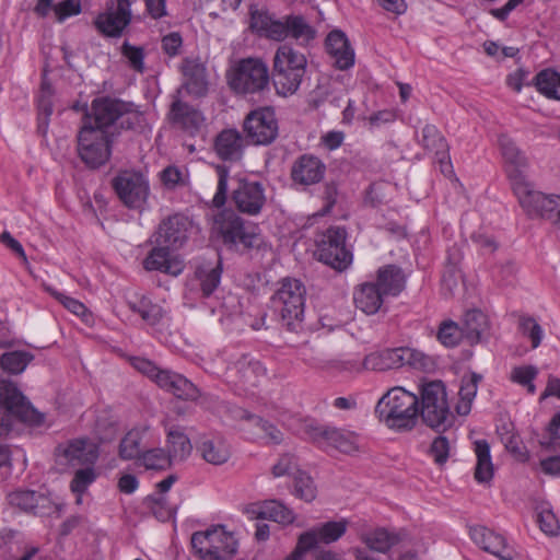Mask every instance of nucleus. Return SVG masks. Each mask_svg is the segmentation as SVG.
<instances>
[{
	"label": "nucleus",
	"mask_w": 560,
	"mask_h": 560,
	"mask_svg": "<svg viewBox=\"0 0 560 560\" xmlns=\"http://www.w3.org/2000/svg\"><path fill=\"white\" fill-rule=\"evenodd\" d=\"M78 152L90 168L105 163V97L93 100L85 108L82 126L78 136Z\"/></svg>",
	"instance_id": "f257e3e1"
},
{
	"label": "nucleus",
	"mask_w": 560,
	"mask_h": 560,
	"mask_svg": "<svg viewBox=\"0 0 560 560\" xmlns=\"http://www.w3.org/2000/svg\"><path fill=\"white\" fill-rule=\"evenodd\" d=\"M418 396L400 386L388 389L378 400L375 412L388 428L411 430L418 420Z\"/></svg>",
	"instance_id": "f03ea898"
},
{
	"label": "nucleus",
	"mask_w": 560,
	"mask_h": 560,
	"mask_svg": "<svg viewBox=\"0 0 560 560\" xmlns=\"http://www.w3.org/2000/svg\"><path fill=\"white\" fill-rule=\"evenodd\" d=\"M430 363V358L421 352L409 348H396L372 352L365 355L361 364L351 360L334 361L331 362V368L351 372H361L363 370L383 372L398 369L405 364H410L418 369H427Z\"/></svg>",
	"instance_id": "7ed1b4c3"
},
{
	"label": "nucleus",
	"mask_w": 560,
	"mask_h": 560,
	"mask_svg": "<svg viewBox=\"0 0 560 560\" xmlns=\"http://www.w3.org/2000/svg\"><path fill=\"white\" fill-rule=\"evenodd\" d=\"M213 231L229 248L262 252L270 249L257 228L245 222L232 210H223L214 217Z\"/></svg>",
	"instance_id": "20e7f679"
},
{
	"label": "nucleus",
	"mask_w": 560,
	"mask_h": 560,
	"mask_svg": "<svg viewBox=\"0 0 560 560\" xmlns=\"http://www.w3.org/2000/svg\"><path fill=\"white\" fill-rule=\"evenodd\" d=\"M307 60L304 54L289 45H281L272 65V83L277 94L288 96L294 94L306 72Z\"/></svg>",
	"instance_id": "39448f33"
},
{
	"label": "nucleus",
	"mask_w": 560,
	"mask_h": 560,
	"mask_svg": "<svg viewBox=\"0 0 560 560\" xmlns=\"http://www.w3.org/2000/svg\"><path fill=\"white\" fill-rule=\"evenodd\" d=\"M0 405L5 411L0 415V435H8L13 430V420L30 424H40L44 417L33 408L31 402L18 388L8 380L0 381Z\"/></svg>",
	"instance_id": "423d86ee"
},
{
	"label": "nucleus",
	"mask_w": 560,
	"mask_h": 560,
	"mask_svg": "<svg viewBox=\"0 0 560 560\" xmlns=\"http://www.w3.org/2000/svg\"><path fill=\"white\" fill-rule=\"evenodd\" d=\"M499 147L506 176L520 206H522L537 190L526 174L528 160L515 141L505 135L499 137Z\"/></svg>",
	"instance_id": "0eeeda50"
},
{
	"label": "nucleus",
	"mask_w": 560,
	"mask_h": 560,
	"mask_svg": "<svg viewBox=\"0 0 560 560\" xmlns=\"http://www.w3.org/2000/svg\"><path fill=\"white\" fill-rule=\"evenodd\" d=\"M228 80L230 88L237 94L260 93L269 86V68L260 58H243L232 67Z\"/></svg>",
	"instance_id": "6e6552de"
},
{
	"label": "nucleus",
	"mask_w": 560,
	"mask_h": 560,
	"mask_svg": "<svg viewBox=\"0 0 560 560\" xmlns=\"http://www.w3.org/2000/svg\"><path fill=\"white\" fill-rule=\"evenodd\" d=\"M421 409L423 422L432 429L445 430L453 423L447 394L441 381H432L421 386Z\"/></svg>",
	"instance_id": "1a4fd4ad"
},
{
	"label": "nucleus",
	"mask_w": 560,
	"mask_h": 560,
	"mask_svg": "<svg viewBox=\"0 0 560 560\" xmlns=\"http://www.w3.org/2000/svg\"><path fill=\"white\" fill-rule=\"evenodd\" d=\"M304 303L305 288L296 279H283L272 296L275 310L280 314L281 320L290 330H294L295 325L302 322Z\"/></svg>",
	"instance_id": "9d476101"
},
{
	"label": "nucleus",
	"mask_w": 560,
	"mask_h": 560,
	"mask_svg": "<svg viewBox=\"0 0 560 560\" xmlns=\"http://www.w3.org/2000/svg\"><path fill=\"white\" fill-rule=\"evenodd\" d=\"M112 187L119 201L132 210H142L150 196L149 179L137 171H121L112 179Z\"/></svg>",
	"instance_id": "9b49d317"
},
{
	"label": "nucleus",
	"mask_w": 560,
	"mask_h": 560,
	"mask_svg": "<svg viewBox=\"0 0 560 560\" xmlns=\"http://www.w3.org/2000/svg\"><path fill=\"white\" fill-rule=\"evenodd\" d=\"M191 546L205 560H226L236 552L234 537L218 528L192 534Z\"/></svg>",
	"instance_id": "f8f14e48"
},
{
	"label": "nucleus",
	"mask_w": 560,
	"mask_h": 560,
	"mask_svg": "<svg viewBox=\"0 0 560 560\" xmlns=\"http://www.w3.org/2000/svg\"><path fill=\"white\" fill-rule=\"evenodd\" d=\"M348 528V521H329L312 529L302 533L299 536L298 545L293 552L284 560H302L303 555L318 547L319 545H329L341 538Z\"/></svg>",
	"instance_id": "ddd939ff"
},
{
	"label": "nucleus",
	"mask_w": 560,
	"mask_h": 560,
	"mask_svg": "<svg viewBox=\"0 0 560 560\" xmlns=\"http://www.w3.org/2000/svg\"><path fill=\"white\" fill-rule=\"evenodd\" d=\"M345 242V229H328L317 241L318 259L335 269H345L351 262V254L347 250Z\"/></svg>",
	"instance_id": "4468645a"
},
{
	"label": "nucleus",
	"mask_w": 560,
	"mask_h": 560,
	"mask_svg": "<svg viewBox=\"0 0 560 560\" xmlns=\"http://www.w3.org/2000/svg\"><path fill=\"white\" fill-rule=\"evenodd\" d=\"M244 131L254 144L271 143L278 136L275 112L270 108L252 112L244 121Z\"/></svg>",
	"instance_id": "2eb2a0df"
},
{
	"label": "nucleus",
	"mask_w": 560,
	"mask_h": 560,
	"mask_svg": "<svg viewBox=\"0 0 560 560\" xmlns=\"http://www.w3.org/2000/svg\"><path fill=\"white\" fill-rule=\"evenodd\" d=\"M57 452L69 466L82 468L94 466L100 455V447L90 439L78 438L59 445Z\"/></svg>",
	"instance_id": "dca6fc26"
},
{
	"label": "nucleus",
	"mask_w": 560,
	"mask_h": 560,
	"mask_svg": "<svg viewBox=\"0 0 560 560\" xmlns=\"http://www.w3.org/2000/svg\"><path fill=\"white\" fill-rule=\"evenodd\" d=\"M138 119L139 115L133 104L107 97V156L109 155V143L119 133V130L132 128Z\"/></svg>",
	"instance_id": "f3484780"
},
{
	"label": "nucleus",
	"mask_w": 560,
	"mask_h": 560,
	"mask_svg": "<svg viewBox=\"0 0 560 560\" xmlns=\"http://www.w3.org/2000/svg\"><path fill=\"white\" fill-rule=\"evenodd\" d=\"M232 199L241 212L257 215L266 203L265 188L259 182L241 179L233 190Z\"/></svg>",
	"instance_id": "a211bd4d"
},
{
	"label": "nucleus",
	"mask_w": 560,
	"mask_h": 560,
	"mask_svg": "<svg viewBox=\"0 0 560 560\" xmlns=\"http://www.w3.org/2000/svg\"><path fill=\"white\" fill-rule=\"evenodd\" d=\"M521 207L528 218L549 220L560 229V195H545L536 190Z\"/></svg>",
	"instance_id": "6ab92c4d"
},
{
	"label": "nucleus",
	"mask_w": 560,
	"mask_h": 560,
	"mask_svg": "<svg viewBox=\"0 0 560 560\" xmlns=\"http://www.w3.org/2000/svg\"><path fill=\"white\" fill-rule=\"evenodd\" d=\"M168 119L172 125L190 136L199 133L206 120L198 109L183 102L178 96H174L168 112Z\"/></svg>",
	"instance_id": "aec40b11"
},
{
	"label": "nucleus",
	"mask_w": 560,
	"mask_h": 560,
	"mask_svg": "<svg viewBox=\"0 0 560 560\" xmlns=\"http://www.w3.org/2000/svg\"><path fill=\"white\" fill-rule=\"evenodd\" d=\"M182 73L184 81L182 88L176 91V95H180L182 91L192 97H202L208 92V79L206 67L198 59L187 58L183 60Z\"/></svg>",
	"instance_id": "412c9836"
},
{
	"label": "nucleus",
	"mask_w": 560,
	"mask_h": 560,
	"mask_svg": "<svg viewBox=\"0 0 560 560\" xmlns=\"http://www.w3.org/2000/svg\"><path fill=\"white\" fill-rule=\"evenodd\" d=\"M191 221L182 214H175L164 220L158 231L156 242L160 245L178 248L187 241Z\"/></svg>",
	"instance_id": "4be33fe9"
},
{
	"label": "nucleus",
	"mask_w": 560,
	"mask_h": 560,
	"mask_svg": "<svg viewBox=\"0 0 560 560\" xmlns=\"http://www.w3.org/2000/svg\"><path fill=\"white\" fill-rule=\"evenodd\" d=\"M325 171V164L317 156L303 154L293 162L291 178L294 184L310 186L319 183Z\"/></svg>",
	"instance_id": "5701e85b"
},
{
	"label": "nucleus",
	"mask_w": 560,
	"mask_h": 560,
	"mask_svg": "<svg viewBox=\"0 0 560 560\" xmlns=\"http://www.w3.org/2000/svg\"><path fill=\"white\" fill-rule=\"evenodd\" d=\"M196 450L205 462L214 466L224 465L232 455L230 444L219 434L200 436L196 443Z\"/></svg>",
	"instance_id": "b1692460"
},
{
	"label": "nucleus",
	"mask_w": 560,
	"mask_h": 560,
	"mask_svg": "<svg viewBox=\"0 0 560 560\" xmlns=\"http://www.w3.org/2000/svg\"><path fill=\"white\" fill-rule=\"evenodd\" d=\"M8 499L11 505L37 515H48L57 510V505L48 497L32 490L14 491L9 494Z\"/></svg>",
	"instance_id": "393cba45"
},
{
	"label": "nucleus",
	"mask_w": 560,
	"mask_h": 560,
	"mask_svg": "<svg viewBox=\"0 0 560 560\" xmlns=\"http://www.w3.org/2000/svg\"><path fill=\"white\" fill-rule=\"evenodd\" d=\"M313 438L322 447H332L345 454H352L358 451L354 434L343 430L318 428L314 431Z\"/></svg>",
	"instance_id": "a878e982"
},
{
	"label": "nucleus",
	"mask_w": 560,
	"mask_h": 560,
	"mask_svg": "<svg viewBox=\"0 0 560 560\" xmlns=\"http://www.w3.org/2000/svg\"><path fill=\"white\" fill-rule=\"evenodd\" d=\"M162 389L172 393L175 397L184 400H196L200 393L195 384L182 374L171 370H164L155 383Z\"/></svg>",
	"instance_id": "bb28decb"
},
{
	"label": "nucleus",
	"mask_w": 560,
	"mask_h": 560,
	"mask_svg": "<svg viewBox=\"0 0 560 560\" xmlns=\"http://www.w3.org/2000/svg\"><path fill=\"white\" fill-rule=\"evenodd\" d=\"M326 48L338 69L347 70L353 66L354 51L343 32L331 31L326 38Z\"/></svg>",
	"instance_id": "cd10ccee"
},
{
	"label": "nucleus",
	"mask_w": 560,
	"mask_h": 560,
	"mask_svg": "<svg viewBox=\"0 0 560 560\" xmlns=\"http://www.w3.org/2000/svg\"><path fill=\"white\" fill-rule=\"evenodd\" d=\"M470 537L485 551L494 555L501 560H514L513 551L506 549L504 538L487 527H471Z\"/></svg>",
	"instance_id": "c85d7f7f"
},
{
	"label": "nucleus",
	"mask_w": 560,
	"mask_h": 560,
	"mask_svg": "<svg viewBox=\"0 0 560 560\" xmlns=\"http://www.w3.org/2000/svg\"><path fill=\"white\" fill-rule=\"evenodd\" d=\"M247 512L253 517L270 520L282 525L292 524L295 521L294 512L278 500H266L253 504L248 508Z\"/></svg>",
	"instance_id": "c756f323"
},
{
	"label": "nucleus",
	"mask_w": 560,
	"mask_h": 560,
	"mask_svg": "<svg viewBox=\"0 0 560 560\" xmlns=\"http://www.w3.org/2000/svg\"><path fill=\"white\" fill-rule=\"evenodd\" d=\"M143 266L147 270H159L172 276H177L183 270L182 261L172 257L170 247L160 244L149 253Z\"/></svg>",
	"instance_id": "7c9ffc66"
},
{
	"label": "nucleus",
	"mask_w": 560,
	"mask_h": 560,
	"mask_svg": "<svg viewBox=\"0 0 560 560\" xmlns=\"http://www.w3.org/2000/svg\"><path fill=\"white\" fill-rule=\"evenodd\" d=\"M214 150L224 161H237L243 154V138L237 130L224 129L214 140Z\"/></svg>",
	"instance_id": "2f4dec72"
},
{
	"label": "nucleus",
	"mask_w": 560,
	"mask_h": 560,
	"mask_svg": "<svg viewBox=\"0 0 560 560\" xmlns=\"http://www.w3.org/2000/svg\"><path fill=\"white\" fill-rule=\"evenodd\" d=\"M384 296L377 284L366 282L355 290L353 300L357 308L366 315H373L380 311Z\"/></svg>",
	"instance_id": "473e14b6"
},
{
	"label": "nucleus",
	"mask_w": 560,
	"mask_h": 560,
	"mask_svg": "<svg viewBox=\"0 0 560 560\" xmlns=\"http://www.w3.org/2000/svg\"><path fill=\"white\" fill-rule=\"evenodd\" d=\"M149 431L148 425H136L121 438L117 453L122 460L140 459L143 439Z\"/></svg>",
	"instance_id": "72a5a7b5"
},
{
	"label": "nucleus",
	"mask_w": 560,
	"mask_h": 560,
	"mask_svg": "<svg viewBox=\"0 0 560 560\" xmlns=\"http://www.w3.org/2000/svg\"><path fill=\"white\" fill-rule=\"evenodd\" d=\"M131 22L129 0H117L116 8L107 11V37H119Z\"/></svg>",
	"instance_id": "f704fd0d"
},
{
	"label": "nucleus",
	"mask_w": 560,
	"mask_h": 560,
	"mask_svg": "<svg viewBox=\"0 0 560 560\" xmlns=\"http://www.w3.org/2000/svg\"><path fill=\"white\" fill-rule=\"evenodd\" d=\"M237 374L238 381L244 385L256 386L266 375V369L254 358L243 355L233 368Z\"/></svg>",
	"instance_id": "c9c22d12"
},
{
	"label": "nucleus",
	"mask_w": 560,
	"mask_h": 560,
	"mask_svg": "<svg viewBox=\"0 0 560 560\" xmlns=\"http://www.w3.org/2000/svg\"><path fill=\"white\" fill-rule=\"evenodd\" d=\"M374 283L378 285L385 296H395L404 290L405 277L398 267L389 265L378 270L377 279Z\"/></svg>",
	"instance_id": "e433bc0d"
},
{
	"label": "nucleus",
	"mask_w": 560,
	"mask_h": 560,
	"mask_svg": "<svg viewBox=\"0 0 560 560\" xmlns=\"http://www.w3.org/2000/svg\"><path fill=\"white\" fill-rule=\"evenodd\" d=\"M481 378V375L477 373H470L462 377L458 390V401L455 407L456 412L459 416H467L470 412L472 401L477 394L478 384Z\"/></svg>",
	"instance_id": "4c0bfd02"
},
{
	"label": "nucleus",
	"mask_w": 560,
	"mask_h": 560,
	"mask_svg": "<svg viewBox=\"0 0 560 560\" xmlns=\"http://www.w3.org/2000/svg\"><path fill=\"white\" fill-rule=\"evenodd\" d=\"M462 327L467 341L474 345L479 342L488 330V318L481 311L471 310L464 315Z\"/></svg>",
	"instance_id": "58836bf2"
},
{
	"label": "nucleus",
	"mask_w": 560,
	"mask_h": 560,
	"mask_svg": "<svg viewBox=\"0 0 560 560\" xmlns=\"http://www.w3.org/2000/svg\"><path fill=\"white\" fill-rule=\"evenodd\" d=\"M475 454L477 457L475 478L480 483L489 482L494 472L489 443L486 440L476 441Z\"/></svg>",
	"instance_id": "ea45409f"
},
{
	"label": "nucleus",
	"mask_w": 560,
	"mask_h": 560,
	"mask_svg": "<svg viewBox=\"0 0 560 560\" xmlns=\"http://www.w3.org/2000/svg\"><path fill=\"white\" fill-rule=\"evenodd\" d=\"M222 273V264L220 260L215 265H203L196 270V277L199 281L203 296H210L218 288Z\"/></svg>",
	"instance_id": "a19ab883"
},
{
	"label": "nucleus",
	"mask_w": 560,
	"mask_h": 560,
	"mask_svg": "<svg viewBox=\"0 0 560 560\" xmlns=\"http://www.w3.org/2000/svg\"><path fill=\"white\" fill-rule=\"evenodd\" d=\"M96 478L97 474L94 466L77 469L70 482V490L75 495L77 504H82L83 494Z\"/></svg>",
	"instance_id": "79ce46f5"
},
{
	"label": "nucleus",
	"mask_w": 560,
	"mask_h": 560,
	"mask_svg": "<svg viewBox=\"0 0 560 560\" xmlns=\"http://www.w3.org/2000/svg\"><path fill=\"white\" fill-rule=\"evenodd\" d=\"M533 85L544 96L556 100L558 85H560V73L552 69H544L534 77Z\"/></svg>",
	"instance_id": "37998d69"
},
{
	"label": "nucleus",
	"mask_w": 560,
	"mask_h": 560,
	"mask_svg": "<svg viewBox=\"0 0 560 560\" xmlns=\"http://www.w3.org/2000/svg\"><path fill=\"white\" fill-rule=\"evenodd\" d=\"M141 466L147 470H166L172 466V456L161 447L144 451L139 459Z\"/></svg>",
	"instance_id": "c03bdc74"
},
{
	"label": "nucleus",
	"mask_w": 560,
	"mask_h": 560,
	"mask_svg": "<svg viewBox=\"0 0 560 560\" xmlns=\"http://www.w3.org/2000/svg\"><path fill=\"white\" fill-rule=\"evenodd\" d=\"M361 541L371 551L385 553L396 544V537L390 535L385 529L380 528L370 533L362 534Z\"/></svg>",
	"instance_id": "a18cd8bd"
},
{
	"label": "nucleus",
	"mask_w": 560,
	"mask_h": 560,
	"mask_svg": "<svg viewBox=\"0 0 560 560\" xmlns=\"http://www.w3.org/2000/svg\"><path fill=\"white\" fill-rule=\"evenodd\" d=\"M167 444L170 447L167 453L171 454L172 460H184L191 452L190 440L178 430L171 429L167 432Z\"/></svg>",
	"instance_id": "49530a36"
},
{
	"label": "nucleus",
	"mask_w": 560,
	"mask_h": 560,
	"mask_svg": "<svg viewBox=\"0 0 560 560\" xmlns=\"http://www.w3.org/2000/svg\"><path fill=\"white\" fill-rule=\"evenodd\" d=\"M33 359V354L27 351H10L1 355L0 365L8 373L20 374Z\"/></svg>",
	"instance_id": "de8ad7c7"
},
{
	"label": "nucleus",
	"mask_w": 560,
	"mask_h": 560,
	"mask_svg": "<svg viewBox=\"0 0 560 560\" xmlns=\"http://www.w3.org/2000/svg\"><path fill=\"white\" fill-rule=\"evenodd\" d=\"M293 494L305 501L312 502L317 495V487L313 478L302 470H296L293 477Z\"/></svg>",
	"instance_id": "09e8293b"
},
{
	"label": "nucleus",
	"mask_w": 560,
	"mask_h": 560,
	"mask_svg": "<svg viewBox=\"0 0 560 560\" xmlns=\"http://www.w3.org/2000/svg\"><path fill=\"white\" fill-rule=\"evenodd\" d=\"M421 143L424 149L434 154L446 156L448 144L438 128L433 125H425L422 129Z\"/></svg>",
	"instance_id": "8fccbe9b"
},
{
	"label": "nucleus",
	"mask_w": 560,
	"mask_h": 560,
	"mask_svg": "<svg viewBox=\"0 0 560 560\" xmlns=\"http://www.w3.org/2000/svg\"><path fill=\"white\" fill-rule=\"evenodd\" d=\"M436 338L443 346L453 348L456 347L463 338H465V334L462 326H458L457 323L447 319L440 324Z\"/></svg>",
	"instance_id": "3c124183"
},
{
	"label": "nucleus",
	"mask_w": 560,
	"mask_h": 560,
	"mask_svg": "<svg viewBox=\"0 0 560 560\" xmlns=\"http://www.w3.org/2000/svg\"><path fill=\"white\" fill-rule=\"evenodd\" d=\"M287 27L291 37L304 43L314 39L316 35V31L301 15L287 16Z\"/></svg>",
	"instance_id": "603ef678"
},
{
	"label": "nucleus",
	"mask_w": 560,
	"mask_h": 560,
	"mask_svg": "<svg viewBox=\"0 0 560 560\" xmlns=\"http://www.w3.org/2000/svg\"><path fill=\"white\" fill-rule=\"evenodd\" d=\"M46 291L60 304H62L69 312L77 315L78 317H81L83 322L90 323L91 314L88 312V308L82 302L51 287H47Z\"/></svg>",
	"instance_id": "864d4df0"
},
{
	"label": "nucleus",
	"mask_w": 560,
	"mask_h": 560,
	"mask_svg": "<svg viewBox=\"0 0 560 560\" xmlns=\"http://www.w3.org/2000/svg\"><path fill=\"white\" fill-rule=\"evenodd\" d=\"M498 432L505 448L518 460L525 462L527 459V455L523 451L524 447L520 436L516 435L509 425H502Z\"/></svg>",
	"instance_id": "5fc2aeb1"
},
{
	"label": "nucleus",
	"mask_w": 560,
	"mask_h": 560,
	"mask_svg": "<svg viewBox=\"0 0 560 560\" xmlns=\"http://www.w3.org/2000/svg\"><path fill=\"white\" fill-rule=\"evenodd\" d=\"M518 328L522 335L530 340L533 349L539 347L544 337V330L534 317L521 316L518 319Z\"/></svg>",
	"instance_id": "6e6d98bb"
},
{
	"label": "nucleus",
	"mask_w": 560,
	"mask_h": 560,
	"mask_svg": "<svg viewBox=\"0 0 560 560\" xmlns=\"http://www.w3.org/2000/svg\"><path fill=\"white\" fill-rule=\"evenodd\" d=\"M130 307L150 325L156 324L162 317L161 306L153 304L149 299L144 296L141 298L138 303H130Z\"/></svg>",
	"instance_id": "4d7b16f0"
},
{
	"label": "nucleus",
	"mask_w": 560,
	"mask_h": 560,
	"mask_svg": "<svg viewBox=\"0 0 560 560\" xmlns=\"http://www.w3.org/2000/svg\"><path fill=\"white\" fill-rule=\"evenodd\" d=\"M252 421H256L259 424V431L254 432L257 439L264 440L266 443L278 444L282 440V433L273 424L261 419L258 416H250Z\"/></svg>",
	"instance_id": "13d9d810"
},
{
	"label": "nucleus",
	"mask_w": 560,
	"mask_h": 560,
	"mask_svg": "<svg viewBox=\"0 0 560 560\" xmlns=\"http://www.w3.org/2000/svg\"><path fill=\"white\" fill-rule=\"evenodd\" d=\"M121 55L128 60L130 67L137 72L144 71V54L141 47L132 46L125 42L120 47Z\"/></svg>",
	"instance_id": "bf43d9fd"
},
{
	"label": "nucleus",
	"mask_w": 560,
	"mask_h": 560,
	"mask_svg": "<svg viewBox=\"0 0 560 560\" xmlns=\"http://www.w3.org/2000/svg\"><path fill=\"white\" fill-rule=\"evenodd\" d=\"M56 20L63 23L67 19L81 13V0H63L54 7Z\"/></svg>",
	"instance_id": "052dcab7"
},
{
	"label": "nucleus",
	"mask_w": 560,
	"mask_h": 560,
	"mask_svg": "<svg viewBox=\"0 0 560 560\" xmlns=\"http://www.w3.org/2000/svg\"><path fill=\"white\" fill-rule=\"evenodd\" d=\"M538 523L540 529L547 535L556 536L560 533L559 521L552 510L548 508H542L538 513Z\"/></svg>",
	"instance_id": "680f3d73"
},
{
	"label": "nucleus",
	"mask_w": 560,
	"mask_h": 560,
	"mask_svg": "<svg viewBox=\"0 0 560 560\" xmlns=\"http://www.w3.org/2000/svg\"><path fill=\"white\" fill-rule=\"evenodd\" d=\"M160 179L163 186L167 189H174L177 186L185 185V174L175 165L165 167L160 173Z\"/></svg>",
	"instance_id": "e2e57ef3"
},
{
	"label": "nucleus",
	"mask_w": 560,
	"mask_h": 560,
	"mask_svg": "<svg viewBox=\"0 0 560 560\" xmlns=\"http://www.w3.org/2000/svg\"><path fill=\"white\" fill-rule=\"evenodd\" d=\"M131 365L142 373L143 375L148 376L150 380H152L154 383L158 382V376L164 371L163 369H160L155 365L154 362L141 358V357H135L131 358Z\"/></svg>",
	"instance_id": "0e129e2a"
},
{
	"label": "nucleus",
	"mask_w": 560,
	"mask_h": 560,
	"mask_svg": "<svg viewBox=\"0 0 560 560\" xmlns=\"http://www.w3.org/2000/svg\"><path fill=\"white\" fill-rule=\"evenodd\" d=\"M430 454L438 465L445 464L450 455L448 440L443 435L436 436L431 444Z\"/></svg>",
	"instance_id": "69168bd1"
},
{
	"label": "nucleus",
	"mask_w": 560,
	"mask_h": 560,
	"mask_svg": "<svg viewBox=\"0 0 560 560\" xmlns=\"http://www.w3.org/2000/svg\"><path fill=\"white\" fill-rule=\"evenodd\" d=\"M296 470H300L298 464L294 457L289 454L282 455L272 466V475L277 478L283 476L294 477Z\"/></svg>",
	"instance_id": "338daca9"
},
{
	"label": "nucleus",
	"mask_w": 560,
	"mask_h": 560,
	"mask_svg": "<svg viewBox=\"0 0 560 560\" xmlns=\"http://www.w3.org/2000/svg\"><path fill=\"white\" fill-rule=\"evenodd\" d=\"M217 172L218 188L212 202L215 207H222L226 201L229 172L224 166H218Z\"/></svg>",
	"instance_id": "774afa93"
}]
</instances>
